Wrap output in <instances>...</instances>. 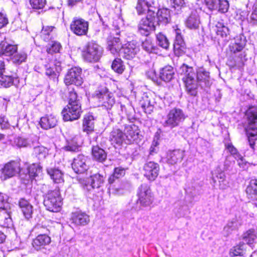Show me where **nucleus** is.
I'll return each mask as SVG.
<instances>
[{
  "label": "nucleus",
  "instance_id": "obj_54",
  "mask_svg": "<svg viewBox=\"0 0 257 257\" xmlns=\"http://www.w3.org/2000/svg\"><path fill=\"white\" fill-rule=\"evenodd\" d=\"M61 49V45L60 43L57 42H53L47 48V52L49 54L59 52Z\"/></svg>",
  "mask_w": 257,
  "mask_h": 257
},
{
  "label": "nucleus",
  "instance_id": "obj_18",
  "mask_svg": "<svg viewBox=\"0 0 257 257\" xmlns=\"http://www.w3.org/2000/svg\"><path fill=\"white\" fill-rule=\"evenodd\" d=\"M124 134L126 144L133 143L139 138L140 131L138 126L130 124L125 125Z\"/></svg>",
  "mask_w": 257,
  "mask_h": 257
},
{
  "label": "nucleus",
  "instance_id": "obj_2",
  "mask_svg": "<svg viewBox=\"0 0 257 257\" xmlns=\"http://www.w3.org/2000/svg\"><path fill=\"white\" fill-rule=\"evenodd\" d=\"M246 115L248 123L247 135L250 147L253 151L254 141L257 139V107H250Z\"/></svg>",
  "mask_w": 257,
  "mask_h": 257
},
{
  "label": "nucleus",
  "instance_id": "obj_21",
  "mask_svg": "<svg viewBox=\"0 0 257 257\" xmlns=\"http://www.w3.org/2000/svg\"><path fill=\"white\" fill-rule=\"evenodd\" d=\"M156 16L157 17L155 16V14L152 15L155 18L156 25L166 24L171 19L170 10L166 8L158 10Z\"/></svg>",
  "mask_w": 257,
  "mask_h": 257
},
{
  "label": "nucleus",
  "instance_id": "obj_15",
  "mask_svg": "<svg viewBox=\"0 0 257 257\" xmlns=\"http://www.w3.org/2000/svg\"><path fill=\"white\" fill-rule=\"evenodd\" d=\"M139 50L138 44L136 41H132L123 45L120 54L124 58L130 59L135 57Z\"/></svg>",
  "mask_w": 257,
  "mask_h": 257
},
{
  "label": "nucleus",
  "instance_id": "obj_22",
  "mask_svg": "<svg viewBox=\"0 0 257 257\" xmlns=\"http://www.w3.org/2000/svg\"><path fill=\"white\" fill-rule=\"evenodd\" d=\"M51 241V238L48 235L40 234L33 239L32 245L36 250H39L48 245Z\"/></svg>",
  "mask_w": 257,
  "mask_h": 257
},
{
  "label": "nucleus",
  "instance_id": "obj_40",
  "mask_svg": "<svg viewBox=\"0 0 257 257\" xmlns=\"http://www.w3.org/2000/svg\"><path fill=\"white\" fill-rule=\"evenodd\" d=\"M215 27L217 35L220 36L222 38L226 37L229 34L228 26L222 21L217 22Z\"/></svg>",
  "mask_w": 257,
  "mask_h": 257
},
{
  "label": "nucleus",
  "instance_id": "obj_12",
  "mask_svg": "<svg viewBox=\"0 0 257 257\" xmlns=\"http://www.w3.org/2000/svg\"><path fill=\"white\" fill-rule=\"evenodd\" d=\"M155 18L152 16H147L146 18L142 19L138 26V32L142 35L148 36L151 31L155 30Z\"/></svg>",
  "mask_w": 257,
  "mask_h": 257
},
{
  "label": "nucleus",
  "instance_id": "obj_58",
  "mask_svg": "<svg viewBox=\"0 0 257 257\" xmlns=\"http://www.w3.org/2000/svg\"><path fill=\"white\" fill-rule=\"evenodd\" d=\"M243 56L244 57L243 54H240L238 57L234 58V61L236 63V68L239 69L243 66L244 59L243 58Z\"/></svg>",
  "mask_w": 257,
  "mask_h": 257
},
{
  "label": "nucleus",
  "instance_id": "obj_20",
  "mask_svg": "<svg viewBox=\"0 0 257 257\" xmlns=\"http://www.w3.org/2000/svg\"><path fill=\"white\" fill-rule=\"evenodd\" d=\"M175 39L174 43V50L175 55H182L185 52V47L184 40L181 34L180 30H175Z\"/></svg>",
  "mask_w": 257,
  "mask_h": 257
},
{
  "label": "nucleus",
  "instance_id": "obj_25",
  "mask_svg": "<svg viewBox=\"0 0 257 257\" xmlns=\"http://www.w3.org/2000/svg\"><path fill=\"white\" fill-rule=\"evenodd\" d=\"M57 123V118L53 114L46 115L42 117L40 121L41 126L45 130L53 128Z\"/></svg>",
  "mask_w": 257,
  "mask_h": 257
},
{
  "label": "nucleus",
  "instance_id": "obj_55",
  "mask_svg": "<svg viewBox=\"0 0 257 257\" xmlns=\"http://www.w3.org/2000/svg\"><path fill=\"white\" fill-rule=\"evenodd\" d=\"M81 104L79 97L77 93L73 90L70 91L69 93V103L68 104Z\"/></svg>",
  "mask_w": 257,
  "mask_h": 257
},
{
  "label": "nucleus",
  "instance_id": "obj_36",
  "mask_svg": "<svg viewBox=\"0 0 257 257\" xmlns=\"http://www.w3.org/2000/svg\"><path fill=\"white\" fill-rule=\"evenodd\" d=\"M10 73H4L0 75V86L3 87L7 88L12 86L14 84L15 79L13 75V72L10 71Z\"/></svg>",
  "mask_w": 257,
  "mask_h": 257
},
{
  "label": "nucleus",
  "instance_id": "obj_32",
  "mask_svg": "<svg viewBox=\"0 0 257 257\" xmlns=\"http://www.w3.org/2000/svg\"><path fill=\"white\" fill-rule=\"evenodd\" d=\"M175 71L171 66H166L161 69L160 78L165 82L170 81L174 77Z\"/></svg>",
  "mask_w": 257,
  "mask_h": 257
},
{
  "label": "nucleus",
  "instance_id": "obj_50",
  "mask_svg": "<svg viewBox=\"0 0 257 257\" xmlns=\"http://www.w3.org/2000/svg\"><path fill=\"white\" fill-rule=\"evenodd\" d=\"M158 45L164 49H167L169 46V42L166 37L160 33L156 36Z\"/></svg>",
  "mask_w": 257,
  "mask_h": 257
},
{
  "label": "nucleus",
  "instance_id": "obj_28",
  "mask_svg": "<svg viewBox=\"0 0 257 257\" xmlns=\"http://www.w3.org/2000/svg\"><path fill=\"white\" fill-rule=\"evenodd\" d=\"M184 156V151L175 150L168 153L167 162L171 165L176 164L182 162Z\"/></svg>",
  "mask_w": 257,
  "mask_h": 257
},
{
  "label": "nucleus",
  "instance_id": "obj_7",
  "mask_svg": "<svg viewBox=\"0 0 257 257\" xmlns=\"http://www.w3.org/2000/svg\"><path fill=\"white\" fill-rule=\"evenodd\" d=\"M22 171L19 162L12 161L6 163L0 170V179L6 180L19 174Z\"/></svg>",
  "mask_w": 257,
  "mask_h": 257
},
{
  "label": "nucleus",
  "instance_id": "obj_48",
  "mask_svg": "<svg viewBox=\"0 0 257 257\" xmlns=\"http://www.w3.org/2000/svg\"><path fill=\"white\" fill-rule=\"evenodd\" d=\"M238 228V222L236 220L228 221L227 224L224 226L223 233L225 235H228L231 233L233 230Z\"/></svg>",
  "mask_w": 257,
  "mask_h": 257
},
{
  "label": "nucleus",
  "instance_id": "obj_33",
  "mask_svg": "<svg viewBox=\"0 0 257 257\" xmlns=\"http://www.w3.org/2000/svg\"><path fill=\"white\" fill-rule=\"evenodd\" d=\"M155 101L153 98L145 95L140 101V105L146 113H151L154 109Z\"/></svg>",
  "mask_w": 257,
  "mask_h": 257
},
{
  "label": "nucleus",
  "instance_id": "obj_37",
  "mask_svg": "<svg viewBox=\"0 0 257 257\" xmlns=\"http://www.w3.org/2000/svg\"><path fill=\"white\" fill-rule=\"evenodd\" d=\"M12 224L10 213L6 209H0V225L9 227Z\"/></svg>",
  "mask_w": 257,
  "mask_h": 257
},
{
  "label": "nucleus",
  "instance_id": "obj_61",
  "mask_svg": "<svg viewBox=\"0 0 257 257\" xmlns=\"http://www.w3.org/2000/svg\"><path fill=\"white\" fill-rule=\"evenodd\" d=\"M249 22L251 25L257 26V7H255L253 10L250 16Z\"/></svg>",
  "mask_w": 257,
  "mask_h": 257
},
{
  "label": "nucleus",
  "instance_id": "obj_17",
  "mask_svg": "<svg viewBox=\"0 0 257 257\" xmlns=\"http://www.w3.org/2000/svg\"><path fill=\"white\" fill-rule=\"evenodd\" d=\"M159 165L154 162L146 163L144 166V175L150 181H154L159 175Z\"/></svg>",
  "mask_w": 257,
  "mask_h": 257
},
{
  "label": "nucleus",
  "instance_id": "obj_44",
  "mask_svg": "<svg viewBox=\"0 0 257 257\" xmlns=\"http://www.w3.org/2000/svg\"><path fill=\"white\" fill-rule=\"evenodd\" d=\"M34 154L38 159L42 160L45 159L48 154V150L42 146H37L34 148Z\"/></svg>",
  "mask_w": 257,
  "mask_h": 257
},
{
  "label": "nucleus",
  "instance_id": "obj_26",
  "mask_svg": "<svg viewBox=\"0 0 257 257\" xmlns=\"http://www.w3.org/2000/svg\"><path fill=\"white\" fill-rule=\"evenodd\" d=\"M107 48L113 55L120 53L123 45L120 41V39L116 37H110L107 41Z\"/></svg>",
  "mask_w": 257,
  "mask_h": 257
},
{
  "label": "nucleus",
  "instance_id": "obj_9",
  "mask_svg": "<svg viewBox=\"0 0 257 257\" xmlns=\"http://www.w3.org/2000/svg\"><path fill=\"white\" fill-rule=\"evenodd\" d=\"M94 98L101 102L102 106L107 109H110L115 103L113 94L106 88L96 92Z\"/></svg>",
  "mask_w": 257,
  "mask_h": 257
},
{
  "label": "nucleus",
  "instance_id": "obj_24",
  "mask_svg": "<svg viewBox=\"0 0 257 257\" xmlns=\"http://www.w3.org/2000/svg\"><path fill=\"white\" fill-rule=\"evenodd\" d=\"M17 46L8 43L7 41H2L0 43V56L5 55L11 57L17 52Z\"/></svg>",
  "mask_w": 257,
  "mask_h": 257
},
{
  "label": "nucleus",
  "instance_id": "obj_16",
  "mask_svg": "<svg viewBox=\"0 0 257 257\" xmlns=\"http://www.w3.org/2000/svg\"><path fill=\"white\" fill-rule=\"evenodd\" d=\"M207 8L211 11L218 10L222 13L227 12L229 3L227 0H203Z\"/></svg>",
  "mask_w": 257,
  "mask_h": 257
},
{
  "label": "nucleus",
  "instance_id": "obj_34",
  "mask_svg": "<svg viewBox=\"0 0 257 257\" xmlns=\"http://www.w3.org/2000/svg\"><path fill=\"white\" fill-rule=\"evenodd\" d=\"M104 178L102 175L96 173L90 176L88 183L92 188H98L103 184Z\"/></svg>",
  "mask_w": 257,
  "mask_h": 257
},
{
  "label": "nucleus",
  "instance_id": "obj_45",
  "mask_svg": "<svg viewBox=\"0 0 257 257\" xmlns=\"http://www.w3.org/2000/svg\"><path fill=\"white\" fill-rule=\"evenodd\" d=\"M27 58V54L24 52H19L15 53L11 57L13 63L20 64L25 62Z\"/></svg>",
  "mask_w": 257,
  "mask_h": 257
},
{
  "label": "nucleus",
  "instance_id": "obj_6",
  "mask_svg": "<svg viewBox=\"0 0 257 257\" xmlns=\"http://www.w3.org/2000/svg\"><path fill=\"white\" fill-rule=\"evenodd\" d=\"M137 195V203L142 206H149L153 202V195L149 185L147 184H142L139 186Z\"/></svg>",
  "mask_w": 257,
  "mask_h": 257
},
{
  "label": "nucleus",
  "instance_id": "obj_56",
  "mask_svg": "<svg viewBox=\"0 0 257 257\" xmlns=\"http://www.w3.org/2000/svg\"><path fill=\"white\" fill-rule=\"evenodd\" d=\"M170 1L172 8L178 12H180L181 9L185 6L184 0H170Z\"/></svg>",
  "mask_w": 257,
  "mask_h": 257
},
{
  "label": "nucleus",
  "instance_id": "obj_4",
  "mask_svg": "<svg viewBox=\"0 0 257 257\" xmlns=\"http://www.w3.org/2000/svg\"><path fill=\"white\" fill-rule=\"evenodd\" d=\"M102 53V48L95 42H89L83 51L84 59L89 62H95L100 58Z\"/></svg>",
  "mask_w": 257,
  "mask_h": 257
},
{
  "label": "nucleus",
  "instance_id": "obj_19",
  "mask_svg": "<svg viewBox=\"0 0 257 257\" xmlns=\"http://www.w3.org/2000/svg\"><path fill=\"white\" fill-rule=\"evenodd\" d=\"M72 223L76 226L87 225L90 221L89 216L85 212L79 210L71 213Z\"/></svg>",
  "mask_w": 257,
  "mask_h": 257
},
{
  "label": "nucleus",
  "instance_id": "obj_10",
  "mask_svg": "<svg viewBox=\"0 0 257 257\" xmlns=\"http://www.w3.org/2000/svg\"><path fill=\"white\" fill-rule=\"evenodd\" d=\"M81 69L74 67L70 69L65 76L64 82L67 85L74 84L77 86L81 85L83 83L81 76Z\"/></svg>",
  "mask_w": 257,
  "mask_h": 257
},
{
  "label": "nucleus",
  "instance_id": "obj_52",
  "mask_svg": "<svg viewBox=\"0 0 257 257\" xmlns=\"http://www.w3.org/2000/svg\"><path fill=\"white\" fill-rule=\"evenodd\" d=\"M246 192L250 195L257 194V179H252L250 181L246 189Z\"/></svg>",
  "mask_w": 257,
  "mask_h": 257
},
{
  "label": "nucleus",
  "instance_id": "obj_29",
  "mask_svg": "<svg viewBox=\"0 0 257 257\" xmlns=\"http://www.w3.org/2000/svg\"><path fill=\"white\" fill-rule=\"evenodd\" d=\"M19 205L25 217L29 219L32 217L33 207L30 203L27 200L21 198L19 202Z\"/></svg>",
  "mask_w": 257,
  "mask_h": 257
},
{
  "label": "nucleus",
  "instance_id": "obj_31",
  "mask_svg": "<svg viewBox=\"0 0 257 257\" xmlns=\"http://www.w3.org/2000/svg\"><path fill=\"white\" fill-rule=\"evenodd\" d=\"M48 174L55 183L64 182L63 173L59 169L55 168H49L47 169Z\"/></svg>",
  "mask_w": 257,
  "mask_h": 257
},
{
  "label": "nucleus",
  "instance_id": "obj_30",
  "mask_svg": "<svg viewBox=\"0 0 257 257\" xmlns=\"http://www.w3.org/2000/svg\"><path fill=\"white\" fill-rule=\"evenodd\" d=\"M186 26L190 29H197L200 24V17L196 11L191 12L186 21Z\"/></svg>",
  "mask_w": 257,
  "mask_h": 257
},
{
  "label": "nucleus",
  "instance_id": "obj_41",
  "mask_svg": "<svg viewBox=\"0 0 257 257\" xmlns=\"http://www.w3.org/2000/svg\"><path fill=\"white\" fill-rule=\"evenodd\" d=\"M80 145L78 142V137L75 136L67 141L65 149L66 151L76 152L78 150Z\"/></svg>",
  "mask_w": 257,
  "mask_h": 257
},
{
  "label": "nucleus",
  "instance_id": "obj_5",
  "mask_svg": "<svg viewBox=\"0 0 257 257\" xmlns=\"http://www.w3.org/2000/svg\"><path fill=\"white\" fill-rule=\"evenodd\" d=\"M185 119V115L181 109L174 108L169 111L163 125L164 127L173 128L178 126Z\"/></svg>",
  "mask_w": 257,
  "mask_h": 257
},
{
  "label": "nucleus",
  "instance_id": "obj_64",
  "mask_svg": "<svg viewBox=\"0 0 257 257\" xmlns=\"http://www.w3.org/2000/svg\"><path fill=\"white\" fill-rule=\"evenodd\" d=\"M225 147L228 152L231 154V155L233 156L234 158L235 157H237V155H239L237 153L236 149L231 144L228 143L226 144Z\"/></svg>",
  "mask_w": 257,
  "mask_h": 257
},
{
  "label": "nucleus",
  "instance_id": "obj_49",
  "mask_svg": "<svg viewBox=\"0 0 257 257\" xmlns=\"http://www.w3.org/2000/svg\"><path fill=\"white\" fill-rule=\"evenodd\" d=\"M14 143L19 148H26L30 146V141L22 137H16L14 139Z\"/></svg>",
  "mask_w": 257,
  "mask_h": 257
},
{
  "label": "nucleus",
  "instance_id": "obj_13",
  "mask_svg": "<svg viewBox=\"0 0 257 257\" xmlns=\"http://www.w3.org/2000/svg\"><path fill=\"white\" fill-rule=\"evenodd\" d=\"M72 168L77 174H82L89 168V160L87 157L79 155L73 159L71 164Z\"/></svg>",
  "mask_w": 257,
  "mask_h": 257
},
{
  "label": "nucleus",
  "instance_id": "obj_38",
  "mask_svg": "<svg viewBox=\"0 0 257 257\" xmlns=\"http://www.w3.org/2000/svg\"><path fill=\"white\" fill-rule=\"evenodd\" d=\"M92 155L94 159L100 162L104 161L107 156L105 151L97 146L93 147Z\"/></svg>",
  "mask_w": 257,
  "mask_h": 257
},
{
  "label": "nucleus",
  "instance_id": "obj_42",
  "mask_svg": "<svg viewBox=\"0 0 257 257\" xmlns=\"http://www.w3.org/2000/svg\"><path fill=\"white\" fill-rule=\"evenodd\" d=\"M125 174V170L121 167L115 168L112 174L108 179V183H113L114 181L119 180Z\"/></svg>",
  "mask_w": 257,
  "mask_h": 257
},
{
  "label": "nucleus",
  "instance_id": "obj_3",
  "mask_svg": "<svg viewBox=\"0 0 257 257\" xmlns=\"http://www.w3.org/2000/svg\"><path fill=\"white\" fill-rule=\"evenodd\" d=\"M43 203L48 210L54 212L59 211L62 204L59 191L57 190L49 191L44 195Z\"/></svg>",
  "mask_w": 257,
  "mask_h": 257
},
{
  "label": "nucleus",
  "instance_id": "obj_46",
  "mask_svg": "<svg viewBox=\"0 0 257 257\" xmlns=\"http://www.w3.org/2000/svg\"><path fill=\"white\" fill-rule=\"evenodd\" d=\"M245 245L244 243H239V244L232 247L230 250V255L231 256L242 255L244 253Z\"/></svg>",
  "mask_w": 257,
  "mask_h": 257
},
{
  "label": "nucleus",
  "instance_id": "obj_23",
  "mask_svg": "<svg viewBox=\"0 0 257 257\" xmlns=\"http://www.w3.org/2000/svg\"><path fill=\"white\" fill-rule=\"evenodd\" d=\"M126 184L120 180L114 181L113 183H108V190L110 194L120 195L126 189Z\"/></svg>",
  "mask_w": 257,
  "mask_h": 257
},
{
  "label": "nucleus",
  "instance_id": "obj_47",
  "mask_svg": "<svg viewBox=\"0 0 257 257\" xmlns=\"http://www.w3.org/2000/svg\"><path fill=\"white\" fill-rule=\"evenodd\" d=\"M42 172V167L38 164H33L28 168V173L31 177H35Z\"/></svg>",
  "mask_w": 257,
  "mask_h": 257
},
{
  "label": "nucleus",
  "instance_id": "obj_63",
  "mask_svg": "<svg viewBox=\"0 0 257 257\" xmlns=\"http://www.w3.org/2000/svg\"><path fill=\"white\" fill-rule=\"evenodd\" d=\"M235 159L238 162V166L242 169H245L247 166V162H246L240 155H237V157H235Z\"/></svg>",
  "mask_w": 257,
  "mask_h": 257
},
{
  "label": "nucleus",
  "instance_id": "obj_8",
  "mask_svg": "<svg viewBox=\"0 0 257 257\" xmlns=\"http://www.w3.org/2000/svg\"><path fill=\"white\" fill-rule=\"evenodd\" d=\"M81 112V104H68L63 109L62 114L65 121H73L78 119Z\"/></svg>",
  "mask_w": 257,
  "mask_h": 257
},
{
  "label": "nucleus",
  "instance_id": "obj_62",
  "mask_svg": "<svg viewBox=\"0 0 257 257\" xmlns=\"http://www.w3.org/2000/svg\"><path fill=\"white\" fill-rule=\"evenodd\" d=\"M234 163V161L232 160V157L227 156L224 162V170H228Z\"/></svg>",
  "mask_w": 257,
  "mask_h": 257
},
{
  "label": "nucleus",
  "instance_id": "obj_35",
  "mask_svg": "<svg viewBox=\"0 0 257 257\" xmlns=\"http://www.w3.org/2000/svg\"><path fill=\"white\" fill-rule=\"evenodd\" d=\"M82 129L87 134L92 132L94 130V117L91 114L85 115L83 118Z\"/></svg>",
  "mask_w": 257,
  "mask_h": 257
},
{
  "label": "nucleus",
  "instance_id": "obj_14",
  "mask_svg": "<svg viewBox=\"0 0 257 257\" xmlns=\"http://www.w3.org/2000/svg\"><path fill=\"white\" fill-rule=\"evenodd\" d=\"M136 9L139 15L143 14L147 11V16H152L155 14L157 8L156 7L154 2L152 1L138 0Z\"/></svg>",
  "mask_w": 257,
  "mask_h": 257
},
{
  "label": "nucleus",
  "instance_id": "obj_57",
  "mask_svg": "<svg viewBox=\"0 0 257 257\" xmlns=\"http://www.w3.org/2000/svg\"><path fill=\"white\" fill-rule=\"evenodd\" d=\"M30 3L33 9H43L46 4V0H30Z\"/></svg>",
  "mask_w": 257,
  "mask_h": 257
},
{
  "label": "nucleus",
  "instance_id": "obj_59",
  "mask_svg": "<svg viewBox=\"0 0 257 257\" xmlns=\"http://www.w3.org/2000/svg\"><path fill=\"white\" fill-rule=\"evenodd\" d=\"M8 118L5 115H0V126L2 129H7L10 127Z\"/></svg>",
  "mask_w": 257,
  "mask_h": 257
},
{
  "label": "nucleus",
  "instance_id": "obj_53",
  "mask_svg": "<svg viewBox=\"0 0 257 257\" xmlns=\"http://www.w3.org/2000/svg\"><path fill=\"white\" fill-rule=\"evenodd\" d=\"M54 28L52 26H43L41 32V37L45 41H48L50 39V34Z\"/></svg>",
  "mask_w": 257,
  "mask_h": 257
},
{
  "label": "nucleus",
  "instance_id": "obj_39",
  "mask_svg": "<svg viewBox=\"0 0 257 257\" xmlns=\"http://www.w3.org/2000/svg\"><path fill=\"white\" fill-rule=\"evenodd\" d=\"M242 239L247 244L251 246L253 243H256L257 238L253 229H249L242 235Z\"/></svg>",
  "mask_w": 257,
  "mask_h": 257
},
{
  "label": "nucleus",
  "instance_id": "obj_1",
  "mask_svg": "<svg viewBox=\"0 0 257 257\" xmlns=\"http://www.w3.org/2000/svg\"><path fill=\"white\" fill-rule=\"evenodd\" d=\"M179 71L183 75L182 79L186 91L191 95L195 96L197 94V82L202 88L208 87L211 85L209 73L203 69H200L196 74L192 67L183 64Z\"/></svg>",
  "mask_w": 257,
  "mask_h": 257
},
{
  "label": "nucleus",
  "instance_id": "obj_60",
  "mask_svg": "<svg viewBox=\"0 0 257 257\" xmlns=\"http://www.w3.org/2000/svg\"><path fill=\"white\" fill-rule=\"evenodd\" d=\"M8 196L3 193H0V209H6V206L8 205Z\"/></svg>",
  "mask_w": 257,
  "mask_h": 257
},
{
  "label": "nucleus",
  "instance_id": "obj_43",
  "mask_svg": "<svg viewBox=\"0 0 257 257\" xmlns=\"http://www.w3.org/2000/svg\"><path fill=\"white\" fill-rule=\"evenodd\" d=\"M112 69L116 73L121 74L125 69V66L123 61L120 58H115L111 64Z\"/></svg>",
  "mask_w": 257,
  "mask_h": 257
},
{
  "label": "nucleus",
  "instance_id": "obj_27",
  "mask_svg": "<svg viewBox=\"0 0 257 257\" xmlns=\"http://www.w3.org/2000/svg\"><path fill=\"white\" fill-rule=\"evenodd\" d=\"M109 140L112 144L121 145L123 142L126 144L124 134L119 128H113L111 132Z\"/></svg>",
  "mask_w": 257,
  "mask_h": 257
},
{
  "label": "nucleus",
  "instance_id": "obj_51",
  "mask_svg": "<svg viewBox=\"0 0 257 257\" xmlns=\"http://www.w3.org/2000/svg\"><path fill=\"white\" fill-rule=\"evenodd\" d=\"M142 46L143 49L149 53H154L156 50V47L149 38L146 39L143 42Z\"/></svg>",
  "mask_w": 257,
  "mask_h": 257
},
{
  "label": "nucleus",
  "instance_id": "obj_11",
  "mask_svg": "<svg viewBox=\"0 0 257 257\" xmlns=\"http://www.w3.org/2000/svg\"><path fill=\"white\" fill-rule=\"evenodd\" d=\"M88 22L83 19L74 18L70 24V30L76 35L81 36L87 34Z\"/></svg>",
  "mask_w": 257,
  "mask_h": 257
}]
</instances>
